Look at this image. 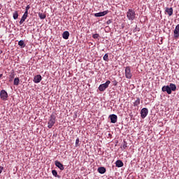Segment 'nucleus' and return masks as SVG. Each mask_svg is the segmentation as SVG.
Returning <instances> with one entry per match:
<instances>
[{
	"label": "nucleus",
	"mask_w": 179,
	"mask_h": 179,
	"mask_svg": "<svg viewBox=\"0 0 179 179\" xmlns=\"http://www.w3.org/2000/svg\"><path fill=\"white\" fill-rule=\"evenodd\" d=\"M117 85H118V82H117V80H114L113 81V86H117Z\"/></svg>",
	"instance_id": "nucleus-29"
},
{
	"label": "nucleus",
	"mask_w": 179,
	"mask_h": 179,
	"mask_svg": "<svg viewBox=\"0 0 179 179\" xmlns=\"http://www.w3.org/2000/svg\"><path fill=\"white\" fill-rule=\"evenodd\" d=\"M93 38H97L98 37H99V35L98 34H95L92 36Z\"/></svg>",
	"instance_id": "nucleus-27"
},
{
	"label": "nucleus",
	"mask_w": 179,
	"mask_h": 179,
	"mask_svg": "<svg viewBox=\"0 0 179 179\" xmlns=\"http://www.w3.org/2000/svg\"><path fill=\"white\" fill-rule=\"evenodd\" d=\"M109 118H110V122L112 124H115V122H117L118 120V117H117V115L114 114L109 115Z\"/></svg>",
	"instance_id": "nucleus-9"
},
{
	"label": "nucleus",
	"mask_w": 179,
	"mask_h": 179,
	"mask_svg": "<svg viewBox=\"0 0 179 179\" xmlns=\"http://www.w3.org/2000/svg\"><path fill=\"white\" fill-rule=\"evenodd\" d=\"M176 90H177V86L173 83L162 87V92H166L168 94H171V92H176Z\"/></svg>",
	"instance_id": "nucleus-1"
},
{
	"label": "nucleus",
	"mask_w": 179,
	"mask_h": 179,
	"mask_svg": "<svg viewBox=\"0 0 179 179\" xmlns=\"http://www.w3.org/2000/svg\"><path fill=\"white\" fill-rule=\"evenodd\" d=\"M173 37L175 40H177V38H179V24L176 25L173 31Z\"/></svg>",
	"instance_id": "nucleus-8"
},
{
	"label": "nucleus",
	"mask_w": 179,
	"mask_h": 179,
	"mask_svg": "<svg viewBox=\"0 0 179 179\" xmlns=\"http://www.w3.org/2000/svg\"><path fill=\"white\" fill-rule=\"evenodd\" d=\"M3 170V167H2V166H0V174H1V173H2V171Z\"/></svg>",
	"instance_id": "nucleus-32"
},
{
	"label": "nucleus",
	"mask_w": 179,
	"mask_h": 179,
	"mask_svg": "<svg viewBox=\"0 0 179 179\" xmlns=\"http://www.w3.org/2000/svg\"><path fill=\"white\" fill-rule=\"evenodd\" d=\"M19 83H20V79H19V78H15L14 79V85H15V86H19Z\"/></svg>",
	"instance_id": "nucleus-20"
},
{
	"label": "nucleus",
	"mask_w": 179,
	"mask_h": 179,
	"mask_svg": "<svg viewBox=\"0 0 179 179\" xmlns=\"http://www.w3.org/2000/svg\"><path fill=\"white\" fill-rule=\"evenodd\" d=\"M98 172L100 174H104V173H106V168H104V167H99L98 169Z\"/></svg>",
	"instance_id": "nucleus-17"
},
{
	"label": "nucleus",
	"mask_w": 179,
	"mask_h": 179,
	"mask_svg": "<svg viewBox=\"0 0 179 179\" xmlns=\"http://www.w3.org/2000/svg\"><path fill=\"white\" fill-rule=\"evenodd\" d=\"M52 176H54V177H56L57 178H61V176H59L58 175V172H57V171H55V170L52 171Z\"/></svg>",
	"instance_id": "nucleus-18"
},
{
	"label": "nucleus",
	"mask_w": 179,
	"mask_h": 179,
	"mask_svg": "<svg viewBox=\"0 0 179 179\" xmlns=\"http://www.w3.org/2000/svg\"><path fill=\"white\" fill-rule=\"evenodd\" d=\"M42 79L43 78L41 77V75L38 74L35 76V77L34 78V83H40Z\"/></svg>",
	"instance_id": "nucleus-11"
},
{
	"label": "nucleus",
	"mask_w": 179,
	"mask_h": 179,
	"mask_svg": "<svg viewBox=\"0 0 179 179\" xmlns=\"http://www.w3.org/2000/svg\"><path fill=\"white\" fill-rule=\"evenodd\" d=\"M110 23H113V20H108V21L106 22V24H110Z\"/></svg>",
	"instance_id": "nucleus-28"
},
{
	"label": "nucleus",
	"mask_w": 179,
	"mask_h": 179,
	"mask_svg": "<svg viewBox=\"0 0 179 179\" xmlns=\"http://www.w3.org/2000/svg\"><path fill=\"white\" fill-rule=\"evenodd\" d=\"M110 83H111V81L107 80L106 83L100 85L99 87V92H104V90L108 87Z\"/></svg>",
	"instance_id": "nucleus-4"
},
{
	"label": "nucleus",
	"mask_w": 179,
	"mask_h": 179,
	"mask_svg": "<svg viewBox=\"0 0 179 179\" xmlns=\"http://www.w3.org/2000/svg\"><path fill=\"white\" fill-rule=\"evenodd\" d=\"M166 13L169 15V16H172L173 15V8H166L165 10Z\"/></svg>",
	"instance_id": "nucleus-13"
},
{
	"label": "nucleus",
	"mask_w": 179,
	"mask_h": 179,
	"mask_svg": "<svg viewBox=\"0 0 179 179\" xmlns=\"http://www.w3.org/2000/svg\"><path fill=\"white\" fill-rule=\"evenodd\" d=\"M13 19L15 20H16V19H17V17H19V13H17V11H15L13 14Z\"/></svg>",
	"instance_id": "nucleus-21"
},
{
	"label": "nucleus",
	"mask_w": 179,
	"mask_h": 179,
	"mask_svg": "<svg viewBox=\"0 0 179 179\" xmlns=\"http://www.w3.org/2000/svg\"><path fill=\"white\" fill-rule=\"evenodd\" d=\"M78 145H79V138H77L76 141V146H77Z\"/></svg>",
	"instance_id": "nucleus-30"
},
{
	"label": "nucleus",
	"mask_w": 179,
	"mask_h": 179,
	"mask_svg": "<svg viewBox=\"0 0 179 179\" xmlns=\"http://www.w3.org/2000/svg\"><path fill=\"white\" fill-rule=\"evenodd\" d=\"M29 9H30V5L27 6L25 10H29Z\"/></svg>",
	"instance_id": "nucleus-31"
},
{
	"label": "nucleus",
	"mask_w": 179,
	"mask_h": 179,
	"mask_svg": "<svg viewBox=\"0 0 179 179\" xmlns=\"http://www.w3.org/2000/svg\"><path fill=\"white\" fill-rule=\"evenodd\" d=\"M0 97L1 100H3L4 101L8 100V92L5 91V90H2L0 92Z\"/></svg>",
	"instance_id": "nucleus-6"
},
{
	"label": "nucleus",
	"mask_w": 179,
	"mask_h": 179,
	"mask_svg": "<svg viewBox=\"0 0 179 179\" xmlns=\"http://www.w3.org/2000/svg\"><path fill=\"white\" fill-rule=\"evenodd\" d=\"M26 19H27V17L22 15V17L20 21V24H22V23L24 22V20H26Z\"/></svg>",
	"instance_id": "nucleus-23"
},
{
	"label": "nucleus",
	"mask_w": 179,
	"mask_h": 179,
	"mask_svg": "<svg viewBox=\"0 0 179 179\" xmlns=\"http://www.w3.org/2000/svg\"><path fill=\"white\" fill-rule=\"evenodd\" d=\"M14 78H15V74H14V73H12L11 75H10V80H9V82H12Z\"/></svg>",
	"instance_id": "nucleus-25"
},
{
	"label": "nucleus",
	"mask_w": 179,
	"mask_h": 179,
	"mask_svg": "<svg viewBox=\"0 0 179 179\" xmlns=\"http://www.w3.org/2000/svg\"><path fill=\"white\" fill-rule=\"evenodd\" d=\"M139 104H141V99L137 98L136 100L134 102V107H138V106H139Z\"/></svg>",
	"instance_id": "nucleus-16"
},
{
	"label": "nucleus",
	"mask_w": 179,
	"mask_h": 179,
	"mask_svg": "<svg viewBox=\"0 0 179 179\" xmlns=\"http://www.w3.org/2000/svg\"><path fill=\"white\" fill-rule=\"evenodd\" d=\"M38 16L40 19H42V20L45 19V17H47V15L43 13H39Z\"/></svg>",
	"instance_id": "nucleus-22"
},
{
	"label": "nucleus",
	"mask_w": 179,
	"mask_h": 179,
	"mask_svg": "<svg viewBox=\"0 0 179 179\" xmlns=\"http://www.w3.org/2000/svg\"><path fill=\"white\" fill-rule=\"evenodd\" d=\"M103 61H106V62H108V54H105L103 56Z\"/></svg>",
	"instance_id": "nucleus-24"
},
{
	"label": "nucleus",
	"mask_w": 179,
	"mask_h": 179,
	"mask_svg": "<svg viewBox=\"0 0 179 179\" xmlns=\"http://www.w3.org/2000/svg\"><path fill=\"white\" fill-rule=\"evenodd\" d=\"M125 76L127 79H132V73L131 72L130 66H127L125 68Z\"/></svg>",
	"instance_id": "nucleus-5"
},
{
	"label": "nucleus",
	"mask_w": 179,
	"mask_h": 179,
	"mask_svg": "<svg viewBox=\"0 0 179 179\" xmlns=\"http://www.w3.org/2000/svg\"><path fill=\"white\" fill-rule=\"evenodd\" d=\"M108 13V10H105L103 12L96 13L94 14L96 17H101V16H106Z\"/></svg>",
	"instance_id": "nucleus-10"
},
{
	"label": "nucleus",
	"mask_w": 179,
	"mask_h": 179,
	"mask_svg": "<svg viewBox=\"0 0 179 179\" xmlns=\"http://www.w3.org/2000/svg\"><path fill=\"white\" fill-rule=\"evenodd\" d=\"M0 54H2V51H0Z\"/></svg>",
	"instance_id": "nucleus-34"
},
{
	"label": "nucleus",
	"mask_w": 179,
	"mask_h": 179,
	"mask_svg": "<svg viewBox=\"0 0 179 179\" xmlns=\"http://www.w3.org/2000/svg\"><path fill=\"white\" fill-rule=\"evenodd\" d=\"M2 76H3V74H0V80L2 78Z\"/></svg>",
	"instance_id": "nucleus-33"
},
{
	"label": "nucleus",
	"mask_w": 179,
	"mask_h": 179,
	"mask_svg": "<svg viewBox=\"0 0 179 179\" xmlns=\"http://www.w3.org/2000/svg\"><path fill=\"white\" fill-rule=\"evenodd\" d=\"M116 167H123L124 166V162L121 160H117L115 162Z\"/></svg>",
	"instance_id": "nucleus-15"
},
{
	"label": "nucleus",
	"mask_w": 179,
	"mask_h": 179,
	"mask_svg": "<svg viewBox=\"0 0 179 179\" xmlns=\"http://www.w3.org/2000/svg\"><path fill=\"white\" fill-rule=\"evenodd\" d=\"M18 45H20L21 48H24V47H26V45L24 44V41L22 40L18 42Z\"/></svg>",
	"instance_id": "nucleus-19"
},
{
	"label": "nucleus",
	"mask_w": 179,
	"mask_h": 179,
	"mask_svg": "<svg viewBox=\"0 0 179 179\" xmlns=\"http://www.w3.org/2000/svg\"><path fill=\"white\" fill-rule=\"evenodd\" d=\"M127 15L129 20H134L135 19V16H136V14L135 13V10L132 9H129Z\"/></svg>",
	"instance_id": "nucleus-2"
},
{
	"label": "nucleus",
	"mask_w": 179,
	"mask_h": 179,
	"mask_svg": "<svg viewBox=\"0 0 179 179\" xmlns=\"http://www.w3.org/2000/svg\"><path fill=\"white\" fill-rule=\"evenodd\" d=\"M55 118H56L55 115L52 114L50 115V118L48 122V128L51 129L52 128V127H54L55 124Z\"/></svg>",
	"instance_id": "nucleus-3"
},
{
	"label": "nucleus",
	"mask_w": 179,
	"mask_h": 179,
	"mask_svg": "<svg viewBox=\"0 0 179 179\" xmlns=\"http://www.w3.org/2000/svg\"><path fill=\"white\" fill-rule=\"evenodd\" d=\"M23 16H25L27 17V16H29V10H25V12H24Z\"/></svg>",
	"instance_id": "nucleus-26"
},
{
	"label": "nucleus",
	"mask_w": 179,
	"mask_h": 179,
	"mask_svg": "<svg viewBox=\"0 0 179 179\" xmlns=\"http://www.w3.org/2000/svg\"><path fill=\"white\" fill-rule=\"evenodd\" d=\"M148 114H149V110H148V108H143V109H141V118H146V117L148 116Z\"/></svg>",
	"instance_id": "nucleus-7"
},
{
	"label": "nucleus",
	"mask_w": 179,
	"mask_h": 179,
	"mask_svg": "<svg viewBox=\"0 0 179 179\" xmlns=\"http://www.w3.org/2000/svg\"><path fill=\"white\" fill-rule=\"evenodd\" d=\"M62 37L64 40H68V38H69V32L68 31H64L62 34Z\"/></svg>",
	"instance_id": "nucleus-14"
},
{
	"label": "nucleus",
	"mask_w": 179,
	"mask_h": 179,
	"mask_svg": "<svg viewBox=\"0 0 179 179\" xmlns=\"http://www.w3.org/2000/svg\"><path fill=\"white\" fill-rule=\"evenodd\" d=\"M55 164L56 166V167H58V169H59V170H64V165L62 164H61L60 162L59 161H55Z\"/></svg>",
	"instance_id": "nucleus-12"
}]
</instances>
